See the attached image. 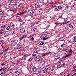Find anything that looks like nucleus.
<instances>
[{"mask_svg":"<svg viewBox=\"0 0 76 76\" xmlns=\"http://www.w3.org/2000/svg\"><path fill=\"white\" fill-rule=\"evenodd\" d=\"M12 26H14V24H12Z\"/></svg>","mask_w":76,"mask_h":76,"instance_id":"63","label":"nucleus"},{"mask_svg":"<svg viewBox=\"0 0 76 76\" xmlns=\"http://www.w3.org/2000/svg\"><path fill=\"white\" fill-rule=\"evenodd\" d=\"M32 29H34L35 31L37 30V28H36V27H34V28H32Z\"/></svg>","mask_w":76,"mask_h":76,"instance_id":"33","label":"nucleus"},{"mask_svg":"<svg viewBox=\"0 0 76 76\" xmlns=\"http://www.w3.org/2000/svg\"><path fill=\"white\" fill-rule=\"evenodd\" d=\"M47 53H45L42 55V57H44V56H47Z\"/></svg>","mask_w":76,"mask_h":76,"instance_id":"32","label":"nucleus"},{"mask_svg":"<svg viewBox=\"0 0 76 76\" xmlns=\"http://www.w3.org/2000/svg\"><path fill=\"white\" fill-rule=\"evenodd\" d=\"M14 5L15 6H18L19 5V3L18 2H15L14 3Z\"/></svg>","mask_w":76,"mask_h":76,"instance_id":"9","label":"nucleus"},{"mask_svg":"<svg viewBox=\"0 0 76 76\" xmlns=\"http://www.w3.org/2000/svg\"><path fill=\"white\" fill-rule=\"evenodd\" d=\"M5 27V26L3 25L1 26V28H4Z\"/></svg>","mask_w":76,"mask_h":76,"instance_id":"38","label":"nucleus"},{"mask_svg":"<svg viewBox=\"0 0 76 76\" xmlns=\"http://www.w3.org/2000/svg\"><path fill=\"white\" fill-rule=\"evenodd\" d=\"M64 50L66 52H69V49H67L66 48H65Z\"/></svg>","mask_w":76,"mask_h":76,"instance_id":"30","label":"nucleus"},{"mask_svg":"<svg viewBox=\"0 0 76 76\" xmlns=\"http://www.w3.org/2000/svg\"><path fill=\"white\" fill-rule=\"evenodd\" d=\"M4 41V40H1V43H3Z\"/></svg>","mask_w":76,"mask_h":76,"instance_id":"41","label":"nucleus"},{"mask_svg":"<svg viewBox=\"0 0 76 76\" xmlns=\"http://www.w3.org/2000/svg\"><path fill=\"white\" fill-rule=\"evenodd\" d=\"M50 4H53V2H50Z\"/></svg>","mask_w":76,"mask_h":76,"instance_id":"55","label":"nucleus"},{"mask_svg":"<svg viewBox=\"0 0 76 76\" xmlns=\"http://www.w3.org/2000/svg\"><path fill=\"white\" fill-rule=\"evenodd\" d=\"M35 6L36 8L39 7H40V5L38 4H36L35 5Z\"/></svg>","mask_w":76,"mask_h":76,"instance_id":"22","label":"nucleus"},{"mask_svg":"<svg viewBox=\"0 0 76 76\" xmlns=\"http://www.w3.org/2000/svg\"><path fill=\"white\" fill-rule=\"evenodd\" d=\"M59 63L61 64V67L63 66L65 64V63H64V62H60Z\"/></svg>","mask_w":76,"mask_h":76,"instance_id":"15","label":"nucleus"},{"mask_svg":"<svg viewBox=\"0 0 76 76\" xmlns=\"http://www.w3.org/2000/svg\"><path fill=\"white\" fill-rule=\"evenodd\" d=\"M73 69H76V66H74L73 67Z\"/></svg>","mask_w":76,"mask_h":76,"instance_id":"50","label":"nucleus"},{"mask_svg":"<svg viewBox=\"0 0 76 76\" xmlns=\"http://www.w3.org/2000/svg\"><path fill=\"white\" fill-rule=\"evenodd\" d=\"M19 75V71H15V76H18Z\"/></svg>","mask_w":76,"mask_h":76,"instance_id":"11","label":"nucleus"},{"mask_svg":"<svg viewBox=\"0 0 76 76\" xmlns=\"http://www.w3.org/2000/svg\"><path fill=\"white\" fill-rule=\"evenodd\" d=\"M55 24H56V25H57V23H55Z\"/></svg>","mask_w":76,"mask_h":76,"instance_id":"62","label":"nucleus"},{"mask_svg":"<svg viewBox=\"0 0 76 76\" xmlns=\"http://www.w3.org/2000/svg\"><path fill=\"white\" fill-rule=\"evenodd\" d=\"M42 69H41V67H39L37 70V72L38 73H40L41 72H42Z\"/></svg>","mask_w":76,"mask_h":76,"instance_id":"12","label":"nucleus"},{"mask_svg":"<svg viewBox=\"0 0 76 76\" xmlns=\"http://www.w3.org/2000/svg\"><path fill=\"white\" fill-rule=\"evenodd\" d=\"M21 47H22V45H20L17 47V49L19 50L20 49Z\"/></svg>","mask_w":76,"mask_h":76,"instance_id":"27","label":"nucleus"},{"mask_svg":"<svg viewBox=\"0 0 76 76\" xmlns=\"http://www.w3.org/2000/svg\"><path fill=\"white\" fill-rule=\"evenodd\" d=\"M50 6H53V5H51Z\"/></svg>","mask_w":76,"mask_h":76,"instance_id":"64","label":"nucleus"},{"mask_svg":"<svg viewBox=\"0 0 76 76\" xmlns=\"http://www.w3.org/2000/svg\"><path fill=\"white\" fill-rule=\"evenodd\" d=\"M21 34H25V30L24 28H21L20 30Z\"/></svg>","mask_w":76,"mask_h":76,"instance_id":"4","label":"nucleus"},{"mask_svg":"<svg viewBox=\"0 0 76 76\" xmlns=\"http://www.w3.org/2000/svg\"><path fill=\"white\" fill-rule=\"evenodd\" d=\"M10 10V11H12V12H14V10Z\"/></svg>","mask_w":76,"mask_h":76,"instance_id":"57","label":"nucleus"},{"mask_svg":"<svg viewBox=\"0 0 76 76\" xmlns=\"http://www.w3.org/2000/svg\"><path fill=\"white\" fill-rule=\"evenodd\" d=\"M1 66H4V65H5V64L4 63H2L1 64Z\"/></svg>","mask_w":76,"mask_h":76,"instance_id":"46","label":"nucleus"},{"mask_svg":"<svg viewBox=\"0 0 76 76\" xmlns=\"http://www.w3.org/2000/svg\"><path fill=\"white\" fill-rule=\"evenodd\" d=\"M18 21L19 22H23V20H22L21 19H20L18 20Z\"/></svg>","mask_w":76,"mask_h":76,"instance_id":"34","label":"nucleus"},{"mask_svg":"<svg viewBox=\"0 0 76 76\" xmlns=\"http://www.w3.org/2000/svg\"><path fill=\"white\" fill-rule=\"evenodd\" d=\"M4 69L3 68L0 69V75H3V72H4V70H3Z\"/></svg>","mask_w":76,"mask_h":76,"instance_id":"8","label":"nucleus"},{"mask_svg":"<svg viewBox=\"0 0 76 76\" xmlns=\"http://www.w3.org/2000/svg\"><path fill=\"white\" fill-rule=\"evenodd\" d=\"M44 42H41L40 43V44L41 45H44Z\"/></svg>","mask_w":76,"mask_h":76,"instance_id":"35","label":"nucleus"},{"mask_svg":"<svg viewBox=\"0 0 76 76\" xmlns=\"http://www.w3.org/2000/svg\"><path fill=\"white\" fill-rule=\"evenodd\" d=\"M32 56H34V57H35V56H36V54L34 53L32 54Z\"/></svg>","mask_w":76,"mask_h":76,"instance_id":"43","label":"nucleus"},{"mask_svg":"<svg viewBox=\"0 0 76 76\" xmlns=\"http://www.w3.org/2000/svg\"><path fill=\"white\" fill-rule=\"evenodd\" d=\"M9 35V34L8 32H6L4 34V37H6L8 36Z\"/></svg>","mask_w":76,"mask_h":76,"instance_id":"13","label":"nucleus"},{"mask_svg":"<svg viewBox=\"0 0 76 76\" xmlns=\"http://www.w3.org/2000/svg\"><path fill=\"white\" fill-rule=\"evenodd\" d=\"M31 39L32 41H34V38L33 37H32L31 38Z\"/></svg>","mask_w":76,"mask_h":76,"instance_id":"45","label":"nucleus"},{"mask_svg":"<svg viewBox=\"0 0 76 76\" xmlns=\"http://www.w3.org/2000/svg\"><path fill=\"white\" fill-rule=\"evenodd\" d=\"M32 30L33 31V32H35V30L34 29H32Z\"/></svg>","mask_w":76,"mask_h":76,"instance_id":"59","label":"nucleus"},{"mask_svg":"<svg viewBox=\"0 0 76 76\" xmlns=\"http://www.w3.org/2000/svg\"><path fill=\"white\" fill-rule=\"evenodd\" d=\"M71 76V75L70 74H68L67 75V76Z\"/></svg>","mask_w":76,"mask_h":76,"instance_id":"58","label":"nucleus"},{"mask_svg":"<svg viewBox=\"0 0 76 76\" xmlns=\"http://www.w3.org/2000/svg\"><path fill=\"white\" fill-rule=\"evenodd\" d=\"M60 57V55L58 54H56L52 58V60H56V59H58Z\"/></svg>","mask_w":76,"mask_h":76,"instance_id":"2","label":"nucleus"},{"mask_svg":"<svg viewBox=\"0 0 76 76\" xmlns=\"http://www.w3.org/2000/svg\"><path fill=\"white\" fill-rule=\"evenodd\" d=\"M72 39L73 40V42H76V36L72 38Z\"/></svg>","mask_w":76,"mask_h":76,"instance_id":"16","label":"nucleus"},{"mask_svg":"<svg viewBox=\"0 0 76 76\" xmlns=\"http://www.w3.org/2000/svg\"><path fill=\"white\" fill-rule=\"evenodd\" d=\"M47 34H43L40 36V38L42 39L43 41H45V40H46V39H48L49 38L48 37H47Z\"/></svg>","mask_w":76,"mask_h":76,"instance_id":"1","label":"nucleus"},{"mask_svg":"<svg viewBox=\"0 0 76 76\" xmlns=\"http://www.w3.org/2000/svg\"><path fill=\"white\" fill-rule=\"evenodd\" d=\"M69 26L70 28H73V25L72 24H69Z\"/></svg>","mask_w":76,"mask_h":76,"instance_id":"28","label":"nucleus"},{"mask_svg":"<svg viewBox=\"0 0 76 76\" xmlns=\"http://www.w3.org/2000/svg\"><path fill=\"white\" fill-rule=\"evenodd\" d=\"M12 4L11 3H10L8 5H7L6 7L7 9H9L10 7L12 6Z\"/></svg>","mask_w":76,"mask_h":76,"instance_id":"10","label":"nucleus"},{"mask_svg":"<svg viewBox=\"0 0 76 76\" xmlns=\"http://www.w3.org/2000/svg\"><path fill=\"white\" fill-rule=\"evenodd\" d=\"M37 13H38L37 12L33 11L32 15H37Z\"/></svg>","mask_w":76,"mask_h":76,"instance_id":"20","label":"nucleus"},{"mask_svg":"<svg viewBox=\"0 0 76 76\" xmlns=\"http://www.w3.org/2000/svg\"><path fill=\"white\" fill-rule=\"evenodd\" d=\"M28 37V36L26 35H24V36L23 37H22L21 38H20V40H22V39H24V38H26Z\"/></svg>","mask_w":76,"mask_h":76,"instance_id":"17","label":"nucleus"},{"mask_svg":"<svg viewBox=\"0 0 76 76\" xmlns=\"http://www.w3.org/2000/svg\"><path fill=\"white\" fill-rule=\"evenodd\" d=\"M48 70V68H46L43 71V73H46V72H47Z\"/></svg>","mask_w":76,"mask_h":76,"instance_id":"14","label":"nucleus"},{"mask_svg":"<svg viewBox=\"0 0 76 76\" xmlns=\"http://www.w3.org/2000/svg\"><path fill=\"white\" fill-rule=\"evenodd\" d=\"M24 48H23V49H22L21 51H24Z\"/></svg>","mask_w":76,"mask_h":76,"instance_id":"56","label":"nucleus"},{"mask_svg":"<svg viewBox=\"0 0 76 76\" xmlns=\"http://www.w3.org/2000/svg\"><path fill=\"white\" fill-rule=\"evenodd\" d=\"M35 60L36 61H38L40 60V57L39 56H36L35 58Z\"/></svg>","mask_w":76,"mask_h":76,"instance_id":"5","label":"nucleus"},{"mask_svg":"<svg viewBox=\"0 0 76 76\" xmlns=\"http://www.w3.org/2000/svg\"><path fill=\"white\" fill-rule=\"evenodd\" d=\"M58 11V9H57V8H55L54 9V11Z\"/></svg>","mask_w":76,"mask_h":76,"instance_id":"39","label":"nucleus"},{"mask_svg":"<svg viewBox=\"0 0 76 76\" xmlns=\"http://www.w3.org/2000/svg\"><path fill=\"white\" fill-rule=\"evenodd\" d=\"M9 47H8L7 49L3 50L4 53H6V51H8V49H9Z\"/></svg>","mask_w":76,"mask_h":76,"instance_id":"25","label":"nucleus"},{"mask_svg":"<svg viewBox=\"0 0 76 76\" xmlns=\"http://www.w3.org/2000/svg\"><path fill=\"white\" fill-rule=\"evenodd\" d=\"M58 9H61V8H62V7H61V6L60 5L58 7Z\"/></svg>","mask_w":76,"mask_h":76,"instance_id":"31","label":"nucleus"},{"mask_svg":"<svg viewBox=\"0 0 76 76\" xmlns=\"http://www.w3.org/2000/svg\"><path fill=\"white\" fill-rule=\"evenodd\" d=\"M22 14H24V12H22L20 13V15H22Z\"/></svg>","mask_w":76,"mask_h":76,"instance_id":"53","label":"nucleus"},{"mask_svg":"<svg viewBox=\"0 0 76 76\" xmlns=\"http://www.w3.org/2000/svg\"><path fill=\"white\" fill-rule=\"evenodd\" d=\"M3 76H8V74L6 73H4L3 74V75H2Z\"/></svg>","mask_w":76,"mask_h":76,"instance_id":"29","label":"nucleus"},{"mask_svg":"<svg viewBox=\"0 0 76 76\" xmlns=\"http://www.w3.org/2000/svg\"><path fill=\"white\" fill-rule=\"evenodd\" d=\"M32 70L34 73H38V69L36 67H33L32 69Z\"/></svg>","mask_w":76,"mask_h":76,"instance_id":"7","label":"nucleus"},{"mask_svg":"<svg viewBox=\"0 0 76 76\" xmlns=\"http://www.w3.org/2000/svg\"><path fill=\"white\" fill-rule=\"evenodd\" d=\"M71 55H72V54H68L66 55L64 57V58H66V57H69V56H70Z\"/></svg>","mask_w":76,"mask_h":76,"instance_id":"21","label":"nucleus"},{"mask_svg":"<svg viewBox=\"0 0 76 76\" xmlns=\"http://www.w3.org/2000/svg\"><path fill=\"white\" fill-rule=\"evenodd\" d=\"M4 11H0V14L2 15H3L4 14Z\"/></svg>","mask_w":76,"mask_h":76,"instance_id":"24","label":"nucleus"},{"mask_svg":"<svg viewBox=\"0 0 76 76\" xmlns=\"http://www.w3.org/2000/svg\"><path fill=\"white\" fill-rule=\"evenodd\" d=\"M32 60V58L31 57L30 58L28 59V60L29 61H31V60Z\"/></svg>","mask_w":76,"mask_h":76,"instance_id":"37","label":"nucleus"},{"mask_svg":"<svg viewBox=\"0 0 76 76\" xmlns=\"http://www.w3.org/2000/svg\"><path fill=\"white\" fill-rule=\"evenodd\" d=\"M18 42V40L13 39L12 40L11 42V44H16Z\"/></svg>","mask_w":76,"mask_h":76,"instance_id":"3","label":"nucleus"},{"mask_svg":"<svg viewBox=\"0 0 76 76\" xmlns=\"http://www.w3.org/2000/svg\"><path fill=\"white\" fill-rule=\"evenodd\" d=\"M10 29H11V26H8L6 28L7 30H9Z\"/></svg>","mask_w":76,"mask_h":76,"instance_id":"26","label":"nucleus"},{"mask_svg":"<svg viewBox=\"0 0 76 76\" xmlns=\"http://www.w3.org/2000/svg\"><path fill=\"white\" fill-rule=\"evenodd\" d=\"M64 39V37H61L59 39V41H63Z\"/></svg>","mask_w":76,"mask_h":76,"instance_id":"19","label":"nucleus"},{"mask_svg":"<svg viewBox=\"0 0 76 76\" xmlns=\"http://www.w3.org/2000/svg\"><path fill=\"white\" fill-rule=\"evenodd\" d=\"M51 71H53L54 70V68L50 69Z\"/></svg>","mask_w":76,"mask_h":76,"instance_id":"51","label":"nucleus"},{"mask_svg":"<svg viewBox=\"0 0 76 76\" xmlns=\"http://www.w3.org/2000/svg\"><path fill=\"white\" fill-rule=\"evenodd\" d=\"M57 67H61V65L60 64V62L58 63L57 64Z\"/></svg>","mask_w":76,"mask_h":76,"instance_id":"23","label":"nucleus"},{"mask_svg":"<svg viewBox=\"0 0 76 76\" xmlns=\"http://www.w3.org/2000/svg\"><path fill=\"white\" fill-rule=\"evenodd\" d=\"M8 0L9 2H10V1H12V0Z\"/></svg>","mask_w":76,"mask_h":76,"instance_id":"54","label":"nucleus"},{"mask_svg":"<svg viewBox=\"0 0 76 76\" xmlns=\"http://www.w3.org/2000/svg\"><path fill=\"white\" fill-rule=\"evenodd\" d=\"M72 52H73V51L72 50H71L69 52V53H72Z\"/></svg>","mask_w":76,"mask_h":76,"instance_id":"44","label":"nucleus"},{"mask_svg":"<svg viewBox=\"0 0 76 76\" xmlns=\"http://www.w3.org/2000/svg\"><path fill=\"white\" fill-rule=\"evenodd\" d=\"M28 54H26L25 55H24V57H27V56H28Z\"/></svg>","mask_w":76,"mask_h":76,"instance_id":"40","label":"nucleus"},{"mask_svg":"<svg viewBox=\"0 0 76 76\" xmlns=\"http://www.w3.org/2000/svg\"><path fill=\"white\" fill-rule=\"evenodd\" d=\"M39 61V63H41V62H42V61H41V60L39 59V60L38 61Z\"/></svg>","mask_w":76,"mask_h":76,"instance_id":"36","label":"nucleus"},{"mask_svg":"<svg viewBox=\"0 0 76 76\" xmlns=\"http://www.w3.org/2000/svg\"><path fill=\"white\" fill-rule=\"evenodd\" d=\"M11 34L12 35H15V32L12 33Z\"/></svg>","mask_w":76,"mask_h":76,"instance_id":"52","label":"nucleus"},{"mask_svg":"<svg viewBox=\"0 0 76 76\" xmlns=\"http://www.w3.org/2000/svg\"><path fill=\"white\" fill-rule=\"evenodd\" d=\"M34 53H38V51L36 50L35 51H34Z\"/></svg>","mask_w":76,"mask_h":76,"instance_id":"42","label":"nucleus"},{"mask_svg":"<svg viewBox=\"0 0 76 76\" xmlns=\"http://www.w3.org/2000/svg\"><path fill=\"white\" fill-rule=\"evenodd\" d=\"M61 47H62V48H63V47H64V45H62L61 46Z\"/></svg>","mask_w":76,"mask_h":76,"instance_id":"47","label":"nucleus"},{"mask_svg":"<svg viewBox=\"0 0 76 76\" xmlns=\"http://www.w3.org/2000/svg\"><path fill=\"white\" fill-rule=\"evenodd\" d=\"M75 71H76V69H75L72 70V72H75Z\"/></svg>","mask_w":76,"mask_h":76,"instance_id":"49","label":"nucleus"},{"mask_svg":"<svg viewBox=\"0 0 76 76\" xmlns=\"http://www.w3.org/2000/svg\"><path fill=\"white\" fill-rule=\"evenodd\" d=\"M47 47L46 46H44L43 48V49L42 50V51H46V50H47Z\"/></svg>","mask_w":76,"mask_h":76,"instance_id":"18","label":"nucleus"},{"mask_svg":"<svg viewBox=\"0 0 76 76\" xmlns=\"http://www.w3.org/2000/svg\"><path fill=\"white\" fill-rule=\"evenodd\" d=\"M3 32V31H2L1 33V34H3V32Z\"/></svg>","mask_w":76,"mask_h":76,"instance_id":"60","label":"nucleus"},{"mask_svg":"<svg viewBox=\"0 0 76 76\" xmlns=\"http://www.w3.org/2000/svg\"><path fill=\"white\" fill-rule=\"evenodd\" d=\"M68 23V22H65L63 24H64V25H65V24H66V23Z\"/></svg>","mask_w":76,"mask_h":76,"instance_id":"48","label":"nucleus"},{"mask_svg":"<svg viewBox=\"0 0 76 76\" xmlns=\"http://www.w3.org/2000/svg\"><path fill=\"white\" fill-rule=\"evenodd\" d=\"M0 54L1 55L3 54V52L0 53Z\"/></svg>","mask_w":76,"mask_h":76,"instance_id":"61","label":"nucleus"},{"mask_svg":"<svg viewBox=\"0 0 76 76\" xmlns=\"http://www.w3.org/2000/svg\"><path fill=\"white\" fill-rule=\"evenodd\" d=\"M33 13V10H28V15H32Z\"/></svg>","mask_w":76,"mask_h":76,"instance_id":"6","label":"nucleus"}]
</instances>
